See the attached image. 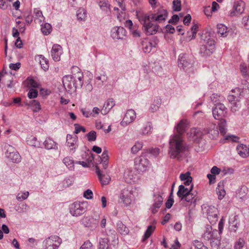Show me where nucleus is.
<instances>
[{"label":"nucleus","instance_id":"nucleus-36","mask_svg":"<svg viewBox=\"0 0 249 249\" xmlns=\"http://www.w3.org/2000/svg\"><path fill=\"white\" fill-rule=\"evenodd\" d=\"M63 162L70 170H72L74 169V161L71 158L69 157H65L64 158Z\"/></svg>","mask_w":249,"mask_h":249},{"label":"nucleus","instance_id":"nucleus-34","mask_svg":"<svg viewBox=\"0 0 249 249\" xmlns=\"http://www.w3.org/2000/svg\"><path fill=\"white\" fill-rule=\"evenodd\" d=\"M34 18L35 21L38 23H41L44 21V18L42 15V12L38 9L34 10Z\"/></svg>","mask_w":249,"mask_h":249},{"label":"nucleus","instance_id":"nucleus-4","mask_svg":"<svg viewBox=\"0 0 249 249\" xmlns=\"http://www.w3.org/2000/svg\"><path fill=\"white\" fill-rule=\"evenodd\" d=\"M246 83L247 89L235 88L231 91V93L237 92V96L230 94L228 97V99L231 105V108L232 112L237 111L240 108L239 98L243 96L244 93H249V84L246 81Z\"/></svg>","mask_w":249,"mask_h":249},{"label":"nucleus","instance_id":"nucleus-32","mask_svg":"<svg viewBox=\"0 0 249 249\" xmlns=\"http://www.w3.org/2000/svg\"><path fill=\"white\" fill-rule=\"evenodd\" d=\"M24 84L28 87L38 88L39 83L32 78L28 77L24 82Z\"/></svg>","mask_w":249,"mask_h":249},{"label":"nucleus","instance_id":"nucleus-57","mask_svg":"<svg viewBox=\"0 0 249 249\" xmlns=\"http://www.w3.org/2000/svg\"><path fill=\"white\" fill-rule=\"evenodd\" d=\"M242 23L245 29L249 30V15L245 16L242 18Z\"/></svg>","mask_w":249,"mask_h":249},{"label":"nucleus","instance_id":"nucleus-12","mask_svg":"<svg viewBox=\"0 0 249 249\" xmlns=\"http://www.w3.org/2000/svg\"><path fill=\"white\" fill-rule=\"evenodd\" d=\"M77 77L78 80H79L80 85H82V78L83 76L82 74L78 71L77 72V76L74 75H67L63 77V83L64 87L66 88H71V83H73V80H75V78Z\"/></svg>","mask_w":249,"mask_h":249},{"label":"nucleus","instance_id":"nucleus-15","mask_svg":"<svg viewBox=\"0 0 249 249\" xmlns=\"http://www.w3.org/2000/svg\"><path fill=\"white\" fill-rule=\"evenodd\" d=\"M218 210L214 207H209L207 210V218L212 224H215L218 220Z\"/></svg>","mask_w":249,"mask_h":249},{"label":"nucleus","instance_id":"nucleus-7","mask_svg":"<svg viewBox=\"0 0 249 249\" xmlns=\"http://www.w3.org/2000/svg\"><path fill=\"white\" fill-rule=\"evenodd\" d=\"M215 50V42L213 39L208 40L205 45L200 48V52L203 56L211 55Z\"/></svg>","mask_w":249,"mask_h":249},{"label":"nucleus","instance_id":"nucleus-52","mask_svg":"<svg viewBox=\"0 0 249 249\" xmlns=\"http://www.w3.org/2000/svg\"><path fill=\"white\" fill-rule=\"evenodd\" d=\"M87 136L89 141H95L96 139V133L94 131H91Z\"/></svg>","mask_w":249,"mask_h":249},{"label":"nucleus","instance_id":"nucleus-11","mask_svg":"<svg viewBox=\"0 0 249 249\" xmlns=\"http://www.w3.org/2000/svg\"><path fill=\"white\" fill-rule=\"evenodd\" d=\"M85 212L84 203L79 202H75L72 203L70 207V213L75 216H78L83 214Z\"/></svg>","mask_w":249,"mask_h":249},{"label":"nucleus","instance_id":"nucleus-24","mask_svg":"<svg viewBox=\"0 0 249 249\" xmlns=\"http://www.w3.org/2000/svg\"><path fill=\"white\" fill-rule=\"evenodd\" d=\"M114 106V100L113 99H108L104 104L101 113L104 115L107 114Z\"/></svg>","mask_w":249,"mask_h":249},{"label":"nucleus","instance_id":"nucleus-53","mask_svg":"<svg viewBox=\"0 0 249 249\" xmlns=\"http://www.w3.org/2000/svg\"><path fill=\"white\" fill-rule=\"evenodd\" d=\"M37 95H38L37 90L36 89H32L29 90V91L28 93V97L30 99L35 98L37 97Z\"/></svg>","mask_w":249,"mask_h":249},{"label":"nucleus","instance_id":"nucleus-28","mask_svg":"<svg viewBox=\"0 0 249 249\" xmlns=\"http://www.w3.org/2000/svg\"><path fill=\"white\" fill-rule=\"evenodd\" d=\"M217 194L218 195V199L220 200L222 199L226 195V191L224 190V185L222 181L218 183L217 187L216 189Z\"/></svg>","mask_w":249,"mask_h":249},{"label":"nucleus","instance_id":"nucleus-60","mask_svg":"<svg viewBox=\"0 0 249 249\" xmlns=\"http://www.w3.org/2000/svg\"><path fill=\"white\" fill-rule=\"evenodd\" d=\"M92 245L89 241H87L81 246L80 249H92Z\"/></svg>","mask_w":249,"mask_h":249},{"label":"nucleus","instance_id":"nucleus-18","mask_svg":"<svg viewBox=\"0 0 249 249\" xmlns=\"http://www.w3.org/2000/svg\"><path fill=\"white\" fill-rule=\"evenodd\" d=\"M217 233V230H215L213 231L212 227L207 225L206 227V230L203 233V237L206 240H212L217 237L216 235Z\"/></svg>","mask_w":249,"mask_h":249},{"label":"nucleus","instance_id":"nucleus-47","mask_svg":"<svg viewBox=\"0 0 249 249\" xmlns=\"http://www.w3.org/2000/svg\"><path fill=\"white\" fill-rule=\"evenodd\" d=\"M173 8L175 11H179L181 10L180 0H174L173 1Z\"/></svg>","mask_w":249,"mask_h":249},{"label":"nucleus","instance_id":"nucleus-55","mask_svg":"<svg viewBox=\"0 0 249 249\" xmlns=\"http://www.w3.org/2000/svg\"><path fill=\"white\" fill-rule=\"evenodd\" d=\"M241 72L243 75H247L248 74L249 69L245 63H242L240 66Z\"/></svg>","mask_w":249,"mask_h":249},{"label":"nucleus","instance_id":"nucleus-51","mask_svg":"<svg viewBox=\"0 0 249 249\" xmlns=\"http://www.w3.org/2000/svg\"><path fill=\"white\" fill-rule=\"evenodd\" d=\"M195 198V195L192 193V192L189 193L186 195L182 200L185 201L187 202L192 203Z\"/></svg>","mask_w":249,"mask_h":249},{"label":"nucleus","instance_id":"nucleus-59","mask_svg":"<svg viewBox=\"0 0 249 249\" xmlns=\"http://www.w3.org/2000/svg\"><path fill=\"white\" fill-rule=\"evenodd\" d=\"M157 199V200L154 203L153 207L159 209L162 204L163 198L161 196H158Z\"/></svg>","mask_w":249,"mask_h":249},{"label":"nucleus","instance_id":"nucleus-49","mask_svg":"<svg viewBox=\"0 0 249 249\" xmlns=\"http://www.w3.org/2000/svg\"><path fill=\"white\" fill-rule=\"evenodd\" d=\"M29 195V193L28 192L18 193L17 196V198L19 201H22L26 199L28 197Z\"/></svg>","mask_w":249,"mask_h":249},{"label":"nucleus","instance_id":"nucleus-61","mask_svg":"<svg viewBox=\"0 0 249 249\" xmlns=\"http://www.w3.org/2000/svg\"><path fill=\"white\" fill-rule=\"evenodd\" d=\"M75 133L76 134L79 133L81 131L85 132L86 131V129L84 127L81 126L78 124H75Z\"/></svg>","mask_w":249,"mask_h":249},{"label":"nucleus","instance_id":"nucleus-26","mask_svg":"<svg viewBox=\"0 0 249 249\" xmlns=\"http://www.w3.org/2000/svg\"><path fill=\"white\" fill-rule=\"evenodd\" d=\"M156 222L154 221L152 225L147 227V229L146 230L142 240V242H144L156 230Z\"/></svg>","mask_w":249,"mask_h":249},{"label":"nucleus","instance_id":"nucleus-33","mask_svg":"<svg viewBox=\"0 0 249 249\" xmlns=\"http://www.w3.org/2000/svg\"><path fill=\"white\" fill-rule=\"evenodd\" d=\"M37 60L40 63V64L42 68L44 70L46 71L49 68V64L48 61L46 58H45L42 55H39L37 57Z\"/></svg>","mask_w":249,"mask_h":249},{"label":"nucleus","instance_id":"nucleus-25","mask_svg":"<svg viewBox=\"0 0 249 249\" xmlns=\"http://www.w3.org/2000/svg\"><path fill=\"white\" fill-rule=\"evenodd\" d=\"M188 138L193 141H196L200 138L202 136V133L197 128H194L190 130L189 133L187 134Z\"/></svg>","mask_w":249,"mask_h":249},{"label":"nucleus","instance_id":"nucleus-54","mask_svg":"<svg viewBox=\"0 0 249 249\" xmlns=\"http://www.w3.org/2000/svg\"><path fill=\"white\" fill-rule=\"evenodd\" d=\"M93 160V158L92 156L89 157L86 161H78L79 164L82 165L83 167H88L90 165V163L92 162Z\"/></svg>","mask_w":249,"mask_h":249},{"label":"nucleus","instance_id":"nucleus-19","mask_svg":"<svg viewBox=\"0 0 249 249\" xmlns=\"http://www.w3.org/2000/svg\"><path fill=\"white\" fill-rule=\"evenodd\" d=\"M136 112L133 109L128 110L122 122V124H129L133 122L136 118Z\"/></svg>","mask_w":249,"mask_h":249},{"label":"nucleus","instance_id":"nucleus-39","mask_svg":"<svg viewBox=\"0 0 249 249\" xmlns=\"http://www.w3.org/2000/svg\"><path fill=\"white\" fill-rule=\"evenodd\" d=\"M101 162L103 164V168L106 169L108 165V156L107 151H104L102 154L101 158Z\"/></svg>","mask_w":249,"mask_h":249},{"label":"nucleus","instance_id":"nucleus-5","mask_svg":"<svg viewBox=\"0 0 249 249\" xmlns=\"http://www.w3.org/2000/svg\"><path fill=\"white\" fill-rule=\"evenodd\" d=\"M61 243V239L56 235L49 237L43 243L45 249H57Z\"/></svg>","mask_w":249,"mask_h":249},{"label":"nucleus","instance_id":"nucleus-21","mask_svg":"<svg viewBox=\"0 0 249 249\" xmlns=\"http://www.w3.org/2000/svg\"><path fill=\"white\" fill-rule=\"evenodd\" d=\"M125 29L121 27H115L112 31L111 36L114 39L123 38L125 35Z\"/></svg>","mask_w":249,"mask_h":249},{"label":"nucleus","instance_id":"nucleus-14","mask_svg":"<svg viewBox=\"0 0 249 249\" xmlns=\"http://www.w3.org/2000/svg\"><path fill=\"white\" fill-rule=\"evenodd\" d=\"M193 185L191 184L189 186L181 185L178 187V190L177 192L178 197L183 200V198L187 195L189 193L192 192Z\"/></svg>","mask_w":249,"mask_h":249},{"label":"nucleus","instance_id":"nucleus-3","mask_svg":"<svg viewBox=\"0 0 249 249\" xmlns=\"http://www.w3.org/2000/svg\"><path fill=\"white\" fill-rule=\"evenodd\" d=\"M137 17L139 21L143 24V30L147 35L155 34L159 29V26L150 21V17L148 14L138 12Z\"/></svg>","mask_w":249,"mask_h":249},{"label":"nucleus","instance_id":"nucleus-46","mask_svg":"<svg viewBox=\"0 0 249 249\" xmlns=\"http://www.w3.org/2000/svg\"><path fill=\"white\" fill-rule=\"evenodd\" d=\"M142 143L140 142H137L131 148V152L133 154H136L142 148Z\"/></svg>","mask_w":249,"mask_h":249},{"label":"nucleus","instance_id":"nucleus-44","mask_svg":"<svg viewBox=\"0 0 249 249\" xmlns=\"http://www.w3.org/2000/svg\"><path fill=\"white\" fill-rule=\"evenodd\" d=\"M108 240L107 238H104L100 240L99 249H109L108 244Z\"/></svg>","mask_w":249,"mask_h":249},{"label":"nucleus","instance_id":"nucleus-50","mask_svg":"<svg viewBox=\"0 0 249 249\" xmlns=\"http://www.w3.org/2000/svg\"><path fill=\"white\" fill-rule=\"evenodd\" d=\"M239 139V137L232 135H226L225 136V140L229 142H237Z\"/></svg>","mask_w":249,"mask_h":249},{"label":"nucleus","instance_id":"nucleus-13","mask_svg":"<svg viewBox=\"0 0 249 249\" xmlns=\"http://www.w3.org/2000/svg\"><path fill=\"white\" fill-rule=\"evenodd\" d=\"M6 157L13 162H19L21 157L19 153L11 146H9L6 152Z\"/></svg>","mask_w":249,"mask_h":249},{"label":"nucleus","instance_id":"nucleus-29","mask_svg":"<svg viewBox=\"0 0 249 249\" xmlns=\"http://www.w3.org/2000/svg\"><path fill=\"white\" fill-rule=\"evenodd\" d=\"M180 178L181 180L183 181L184 185L189 186L192 184V178L190 176V172L180 174Z\"/></svg>","mask_w":249,"mask_h":249},{"label":"nucleus","instance_id":"nucleus-30","mask_svg":"<svg viewBox=\"0 0 249 249\" xmlns=\"http://www.w3.org/2000/svg\"><path fill=\"white\" fill-rule=\"evenodd\" d=\"M77 142L76 136H72L71 135H68L67 136V145L70 147L71 150L75 148V145Z\"/></svg>","mask_w":249,"mask_h":249},{"label":"nucleus","instance_id":"nucleus-1","mask_svg":"<svg viewBox=\"0 0 249 249\" xmlns=\"http://www.w3.org/2000/svg\"><path fill=\"white\" fill-rule=\"evenodd\" d=\"M187 125L186 120H181L176 127L177 134L170 139L169 153L172 158L178 159L180 154L185 150V147L182 140V134L185 132Z\"/></svg>","mask_w":249,"mask_h":249},{"label":"nucleus","instance_id":"nucleus-58","mask_svg":"<svg viewBox=\"0 0 249 249\" xmlns=\"http://www.w3.org/2000/svg\"><path fill=\"white\" fill-rule=\"evenodd\" d=\"M130 32L133 36L134 37H138L140 36V32L138 30L137 26H135L134 27L130 30Z\"/></svg>","mask_w":249,"mask_h":249},{"label":"nucleus","instance_id":"nucleus-37","mask_svg":"<svg viewBox=\"0 0 249 249\" xmlns=\"http://www.w3.org/2000/svg\"><path fill=\"white\" fill-rule=\"evenodd\" d=\"M152 130L151 124L150 123H147L142 128L141 133L142 135H148L151 133Z\"/></svg>","mask_w":249,"mask_h":249},{"label":"nucleus","instance_id":"nucleus-23","mask_svg":"<svg viewBox=\"0 0 249 249\" xmlns=\"http://www.w3.org/2000/svg\"><path fill=\"white\" fill-rule=\"evenodd\" d=\"M82 223L87 227L92 228L96 227L97 222L96 219L92 217H84L82 219Z\"/></svg>","mask_w":249,"mask_h":249},{"label":"nucleus","instance_id":"nucleus-17","mask_svg":"<svg viewBox=\"0 0 249 249\" xmlns=\"http://www.w3.org/2000/svg\"><path fill=\"white\" fill-rule=\"evenodd\" d=\"M51 53L53 59L55 61H59L60 60V56L62 53L61 46L58 44L53 45Z\"/></svg>","mask_w":249,"mask_h":249},{"label":"nucleus","instance_id":"nucleus-35","mask_svg":"<svg viewBox=\"0 0 249 249\" xmlns=\"http://www.w3.org/2000/svg\"><path fill=\"white\" fill-rule=\"evenodd\" d=\"M155 43L153 44L150 41H143L142 42L143 50L145 53H149L153 47H155Z\"/></svg>","mask_w":249,"mask_h":249},{"label":"nucleus","instance_id":"nucleus-42","mask_svg":"<svg viewBox=\"0 0 249 249\" xmlns=\"http://www.w3.org/2000/svg\"><path fill=\"white\" fill-rule=\"evenodd\" d=\"M77 17L78 19L84 20L87 17L86 11L83 8H79L77 12Z\"/></svg>","mask_w":249,"mask_h":249},{"label":"nucleus","instance_id":"nucleus-2","mask_svg":"<svg viewBox=\"0 0 249 249\" xmlns=\"http://www.w3.org/2000/svg\"><path fill=\"white\" fill-rule=\"evenodd\" d=\"M227 112V109L225 106L221 103L216 104L213 110V114L215 119L219 120L218 127L220 133L225 136L226 133V122L224 119H221L224 117Z\"/></svg>","mask_w":249,"mask_h":249},{"label":"nucleus","instance_id":"nucleus-45","mask_svg":"<svg viewBox=\"0 0 249 249\" xmlns=\"http://www.w3.org/2000/svg\"><path fill=\"white\" fill-rule=\"evenodd\" d=\"M20 17H18L16 19V24H17L18 29L19 30V32L23 33L25 30V24L23 22L19 20Z\"/></svg>","mask_w":249,"mask_h":249},{"label":"nucleus","instance_id":"nucleus-64","mask_svg":"<svg viewBox=\"0 0 249 249\" xmlns=\"http://www.w3.org/2000/svg\"><path fill=\"white\" fill-rule=\"evenodd\" d=\"M84 196L87 199H91L93 197L92 192L89 189L87 190L84 192Z\"/></svg>","mask_w":249,"mask_h":249},{"label":"nucleus","instance_id":"nucleus-20","mask_svg":"<svg viewBox=\"0 0 249 249\" xmlns=\"http://www.w3.org/2000/svg\"><path fill=\"white\" fill-rule=\"evenodd\" d=\"M95 169L96 173L99 179L101 184L102 185H106L108 184L111 180L110 176L107 174L102 175L98 166H96Z\"/></svg>","mask_w":249,"mask_h":249},{"label":"nucleus","instance_id":"nucleus-22","mask_svg":"<svg viewBox=\"0 0 249 249\" xmlns=\"http://www.w3.org/2000/svg\"><path fill=\"white\" fill-rule=\"evenodd\" d=\"M221 171L220 169L218 168L217 167L214 166L212 167L211 170V174H209L207 175V178L209 180V183L210 184H214L216 181V177L215 176L220 174Z\"/></svg>","mask_w":249,"mask_h":249},{"label":"nucleus","instance_id":"nucleus-41","mask_svg":"<svg viewBox=\"0 0 249 249\" xmlns=\"http://www.w3.org/2000/svg\"><path fill=\"white\" fill-rule=\"evenodd\" d=\"M41 29L44 35H48L52 31V26L49 23H46L43 25H42Z\"/></svg>","mask_w":249,"mask_h":249},{"label":"nucleus","instance_id":"nucleus-62","mask_svg":"<svg viewBox=\"0 0 249 249\" xmlns=\"http://www.w3.org/2000/svg\"><path fill=\"white\" fill-rule=\"evenodd\" d=\"M204 12L208 17H211L212 15L213 11L210 6L204 8Z\"/></svg>","mask_w":249,"mask_h":249},{"label":"nucleus","instance_id":"nucleus-9","mask_svg":"<svg viewBox=\"0 0 249 249\" xmlns=\"http://www.w3.org/2000/svg\"><path fill=\"white\" fill-rule=\"evenodd\" d=\"M133 196L132 190L124 189L122 191L120 198L124 206H127L131 203Z\"/></svg>","mask_w":249,"mask_h":249},{"label":"nucleus","instance_id":"nucleus-63","mask_svg":"<svg viewBox=\"0 0 249 249\" xmlns=\"http://www.w3.org/2000/svg\"><path fill=\"white\" fill-rule=\"evenodd\" d=\"M98 80H101L102 82H106L107 80V77L105 72L103 71L100 76H97L96 78Z\"/></svg>","mask_w":249,"mask_h":249},{"label":"nucleus","instance_id":"nucleus-56","mask_svg":"<svg viewBox=\"0 0 249 249\" xmlns=\"http://www.w3.org/2000/svg\"><path fill=\"white\" fill-rule=\"evenodd\" d=\"M219 237H216L215 238L212 239V241L211 242V246L213 249H217L218 248L220 242L218 239Z\"/></svg>","mask_w":249,"mask_h":249},{"label":"nucleus","instance_id":"nucleus-27","mask_svg":"<svg viewBox=\"0 0 249 249\" xmlns=\"http://www.w3.org/2000/svg\"><path fill=\"white\" fill-rule=\"evenodd\" d=\"M238 154L242 158L247 157L249 155V148L243 144L238 145L236 148Z\"/></svg>","mask_w":249,"mask_h":249},{"label":"nucleus","instance_id":"nucleus-40","mask_svg":"<svg viewBox=\"0 0 249 249\" xmlns=\"http://www.w3.org/2000/svg\"><path fill=\"white\" fill-rule=\"evenodd\" d=\"M45 147L48 149L55 148L56 147L55 142L51 139L48 138L44 142Z\"/></svg>","mask_w":249,"mask_h":249},{"label":"nucleus","instance_id":"nucleus-48","mask_svg":"<svg viewBox=\"0 0 249 249\" xmlns=\"http://www.w3.org/2000/svg\"><path fill=\"white\" fill-rule=\"evenodd\" d=\"M245 240L242 238H239L235 243L234 249H242L245 245Z\"/></svg>","mask_w":249,"mask_h":249},{"label":"nucleus","instance_id":"nucleus-31","mask_svg":"<svg viewBox=\"0 0 249 249\" xmlns=\"http://www.w3.org/2000/svg\"><path fill=\"white\" fill-rule=\"evenodd\" d=\"M217 33L221 36L225 37L228 35V28L223 24H219L217 26Z\"/></svg>","mask_w":249,"mask_h":249},{"label":"nucleus","instance_id":"nucleus-8","mask_svg":"<svg viewBox=\"0 0 249 249\" xmlns=\"http://www.w3.org/2000/svg\"><path fill=\"white\" fill-rule=\"evenodd\" d=\"M149 16L153 21L160 23L166 20L168 13L165 9L160 8L155 13L151 14Z\"/></svg>","mask_w":249,"mask_h":249},{"label":"nucleus","instance_id":"nucleus-16","mask_svg":"<svg viewBox=\"0 0 249 249\" xmlns=\"http://www.w3.org/2000/svg\"><path fill=\"white\" fill-rule=\"evenodd\" d=\"M178 66L184 70H187L192 66V64L186 54H181L179 56Z\"/></svg>","mask_w":249,"mask_h":249},{"label":"nucleus","instance_id":"nucleus-10","mask_svg":"<svg viewBox=\"0 0 249 249\" xmlns=\"http://www.w3.org/2000/svg\"><path fill=\"white\" fill-rule=\"evenodd\" d=\"M245 3L243 0H238L234 3L233 9L230 11L229 15L234 17L239 15L243 13L245 10Z\"/></svg>","mask_w":249,"mask_h":249},{"label":"nucleus","instance_id":"nucleus-43","mask_svg":"<svg viewBox=\"0 0 249 249\" xmlns=\"http://www.w3.org/2000/svg\"><path fill=\"white\" fill-rule=\"evenodd\" d=\"M30 105L32 107V109L34 112H36L41 109V105L37 100H34L32 101L30 103Z\"/></svg>","mask_w":249,"mask_h":249},{"label":"nucleus","instance_id":"nucleus-38","mask_svg":"<svg viewBox=\"0 0 249 249\" xmlns=\"http://www.w3.org/2000/svg\"><path fill=\"white\" fill-rule=\"evenodd\" d=\"M99 6L104 11H110V4L107 0H99Z\"/></svg>","mask_w":249,"mask_h":249},{"label":"nucleus","instance_id":"nucleus-6","mask_svg":"<svg viewBox=\"0 0 249 249\" xmlns=\"http://www.w3.org/2000/svg\"><path fill=\"white\" fill-rule=\"evenodd\" d=\"M149 165V161L142 156L137 157L134 160V169L139 173L146 171Z\"/></svg>","mask_w":249,"mask_h":249}]
</instances>
